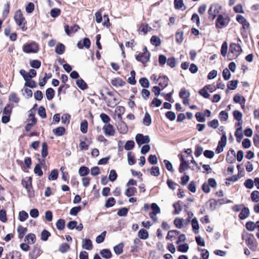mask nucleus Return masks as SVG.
Here are the masks:
<instances>
[{
	"mask_svg": "<svg viewBox=\"0 0 259 259\" xmlns=\"http://www.w3.org/2000/svg\"><path fill=\"white\" fill-rule=\"evenodd\" d=\"M14 20L16 24L21 27L23 31H25L27 30L26 20L20 10L16 12L14 15Z\"/></svg>",
	"mask_w": 259,
	"mask_h": 259,
	"instance_id": "f257e3e1",
	"label": "nucleus"
},
{
	"mask_svg": "<svg viewBox=\"0 0 259 259\" xmlns=\"http://www.w3.org/2000/svg\"><path fill=\"white\" fill-rule=\"evenodd\" d=\"M242 238L245 240L246 244L249 248L253 250H255L256 244L255 242V238L253 234L249 233L243 234Z\"/></svg>",
	"mask_w": 259,
	"mask_h": 259,
	"instance_id": "f03ea898",
	"label": "nucleus"
},
{
	"mask_svg": "<svg viewBox=\"0 0 259 259\" xmlns=\"http://www.w3.org/2000/svg\"><path fill=\"white\" fill-rule=\"evenodd\" d=\"M38 50V46L34 42L27 44L23 47V51L26 53H36Z\"/></svg>",
	"mask_w": 259,
	"mask_h": 259,
	"instance_id": "7ed1b4c3",
	"label": "nucleus"
},
{
	"mask_svg": "<svg viewBox=\"0 0 259 259\" xmlns=\"http://www.w3.org/2000/svg\"><path fill=\"white\" fill-rule=\"evenodd\" d=\"M229 22V19L227 17H224L223 15H219L216 20L215 25L218 28L222 29L226 26Z\"/></svg>",
	"mask_w": 259,
	"mask_h": 259,
	"instance_id": "20e7f679",
	"label": "nucleus"
},
{
	"mask_svg": "<svg viewBox=\"0 0 259 259\" xmlns=\"http://www.w3.org/2000/svg\"><path fill=\"white\" fill-rule=\"evenodd\" d=\"M136 141L138 145L141 146L142 144H147L150 142L149 136H144L142 134H138L136 136Z\"/></svg>",
	"mask_w": 259,
	"mask_h": 259,
	"instance_id": "39448f33",
	"label": "nucleus"
},
{
	"mask_svg": "<svg viewBox=\"0 0 259 259\" xmlns=\"http://www.w3.org/2000/svg\"><path fill=\"white\" fill-rule=\"evenodd\" d=\"M103 130L106 136H113L115 134L114 127L110 123L105 124L103 127Z\"/></svg>",
	"mask_w": 259,
	"mask_h": 259,
	"instance_id": "423d86ee",
	"label": "nucleus"
},
{
	"mask_svg": "<svg viewBox=\"0 0 259 259\" xmlns=\"http://www.w3.org/2000/svg\"><path fill=\"white\" fill-rule=\"evenodd\" d=\"M21 253L19 251L13 250L6 254L5 257L2 259H20Z\"/></svg>",
	"mask_w": 259,
	"mask_h": 259,
	"instance_id": "0eeeda50",
	"label": "nucleus"
},
{
	"mask_svg": "<svg viewBox=\"0 0 259 259\" xmlns=\"http://www.w3.org/2000/svg\"><path fill=\"white\" fill-rule=\"evenodd\" d=\"M229 51V54L230 52L232 53L234 52H236L238 55L242 52V50L240 45L232 43L230 45Z\"/></svg>",
	"mask_w": 259,
	"mask_h": 259,
	"instance_id": "6e6552de",
	"label": "nucleus"
},
{
	"mask_svg": "<svg viewBox=\"0 0 259 259\" xmlns=\"http://www.w3.org/2000/svg\"><path fill=\"white\" fill-rule=\"evenodd\" d=\"M168 78L166 76H160L157 81L159 82V85L162 88V89H164L166 87L168 84Z\"/></svg>",
	"mask_w": 259,
	"mask_h": 259,
	"instance_id": "1a4fd4ad",
	"label": "nucleus"
},
{
	"mask_svg": "<svg viewBox=\"0 0 259 259\" xmlns=\"http://www.w3.org/2000/svg\"><path fill=\"white\" fill-rule=\"evenodd\" d=\"M82 247L86 250H92L93 249V244L92 241L88 238L82 239Z\"/></svg>",
	"mask_w": 259,
	"mask_h": 259,
	"instance_id": "9d476101",
	"label": "nucleus"
},
{
	"mask_svg": "<svg viewBox=\"0 0 259 259\" xmlns=\"http://www.w3.org/2000/svg\"><path fill=\"white\" fill-rule=\"evenodd\" d=\"M22 185L26 189L32 188V178L31 177H26L22 180Z\"/></svg>",
	"mask_w": 259,
	"mask_h": 259,
	"instance_id": "9b49d317",
	"label": "nucleus"
},
{
	"mask_svg": "<svg viewBox=\"0 0 259 259\" xmlns=\"http://www.w3.org/2000/svg\"><path fill=\"white\" fill-rule=\"evenodd\" d=\"M250 211L248 207H244L239 214V218L240 220H244L249 215Z\"/></svg>",
	"mask_w": 259,
	"mask_h": 259,
	"instance_id": "f8f14e48",
	"label": "nucleus"
},
{
	"mask_svg": "<svg viewBox=\"0 0 259 259\" xmlns=\"http://www.w3.org/2000/svg\"><path fill=\"white\" fill-rule=\"evenodd\" d=\"M111 83L112 85L118 87L123 86L125 82L120 78H115L111 80Z\"/></svg>",
	"mask_w": 259,
	"mask_h": 259,
	"instance_id": "ddd939ff",
	"label": "nucleus"
},
{
	"mask_svg": "<svg viewBox=\"0 0 259 259\" xmlns=\"http://www.w3.org/2000/svg\"><path fill=\"white\" fill-rule=\"evenodd\" d=\"M191 225L193 232L195 234L199 232V226L197 219L196 218H193L191 221Z\"/></svg>",
	"mask_w": 259,
	"mask_h": 259,
	"instance_id": "4468645a",
	"label": "nucleus"
},
{
	"mask_svg": "<svg viewBox=\"0 0 259 259\" xmlns=\"http://www.w3.org/2000/svg\"><path fill=\"white\" fill-rule=\"evenodd\" d=\"M35 235L32 233H29L26 236L24 241L29 244H33L35 241Z\"/></svg>",
	"mask_w": 259,
	"mask_h": 259,
	"instance_id": "2eb2a0df",
	"label": "nucleus"
},
{
	"mask_svg": "<svg viewBox=\"0 0 259 259\" xmlns=\"http://www.w3.org/2000/svg\"><path fill=\"white\" fill-rule=\"evenodd\" d=\"M138 236L140 239H146L149 237L148 232L144 229H141L139 231Z\"/></svg>",
	"mask_w": 259,
	"mask_h": 259,
	"instance_id": "dca6fc26",
	"label": "nucleus"
},
{
	"mask_svg": "<svg viewBox=\"0 0 259 259\" xmlns=\"http://www.w3.org/2000/svg\"><path fill=\"white\" fill-rule=\"evenodd\" d=\"M233 101L236 103H240L241 105L245 104V99L239 95H236L233 98Z\"/></svg>",
	"mask_w": 259,
	"mask_h": 259,
	"instance_id": "f3484780",
	"label": "nucleus"
},
{
	"mask_svg": "<svg viewBox=\"0 0 259 259\" xmlns=\"http://www.w3.org/2000/svg\"><path fill=\"white\" fill-rule=\"evenodd\" d=\"M48 146L46 142H43L41 144V154L43 158H45L48 155Z\"/></svg>",
	"mask_w": 259,
	"mask_h": 259,
	"instance_id": "a211bd4d",
	"label": "nucleus"
},
{
	"mask_svg": "<svg viewBox=\"0 0 259 259\" xmlns=\"http://www.w3.org/2000/svg\"><path fill=\"white\" fill-rule=\"evenodd\" d=\"M100 254L106 259H109L111 257L112 254L109 249H104L100 251Z\"/></svg>",
	"mask_w": 259,
	"mask_h": 259,
	"instance_id": "6ab92c4d",
	"label": "nucleus"
},
{
	"mask_svg": "<svg viewBox=\"0 0 259 259\" xmlns=\"http://www.w3.org/2000/svg\"><path fill=\"white\" fill-rule=\"evenodd\" d=\"M141 56V63L143 64L146 63L149 61L150 54L149 52H143V53H140Z\"/></svg>",
	"mask_w": 259,
	"mask_h": 259,
	"instance_id": "aec40b11",
	"label": "nucleus"
},
{
	"mask_svg": "<svg viewBox=\"0 0 259 259\" xmlns=\"http://www.w3.org/2000/svg\"><path fill=\"white\" fill-rule=\"evenodd\" d=\"M143 123L146 126H149L151 123V116L148 112H146L143 119Z\"/></svg>",
	"mask_w": 259,
	"mask_h": 259,
	"instance_id": "412c9836",
	"label": "nucleus"
},
{
	"mask_svg": "<svg viewBox=\"0 0 259 259\" xmlns=\"http://www.w3.org/2000/svg\"><path fill=\"white\" fill-rule=\"evenodd\" d=\"M53 133L57 136H61L64 135L65 129L64 127L60 126L53 130Z\"/></svg>",
	"mask_w": 259,
	"mask_h": 259,
	"instance_id": "4be33fe9",
	"label": "nucleus"
},
{
	"mask_svg": "<svg viewBox=\"0 0 259 259\" xmlns=\"http://www.w3.org/2000/svg\"><path fill=\"white\" fill-rule=\"evenodd\" d=\"M150 42L152 45L156 47L159 46L161 42L159 37L155 35H153L151 37Z\"/></svg>",
	"mask_w": 259,
	"mask_h": 259,
	"instance_id": "5701e85b",
	"label": "nucleus"
},
{
	"mask_svg": "<svg viewBox=\"0 0 259 259\" xmlns=\"http://www.w3.org/2000/svg\"><path fill=\"white\" fill-rule=\"evenodd\" d=\"M17 231L19 234L18 237L20 239L23 238L24 235L27 231V229L21 226H19L17 228Z\"/></svg>",
	"mask_w": 259,
	"mask_h": 259,
	"instance_id": "b1692460",
	"label": "nucleus"
},
{
	"mask_svg": "<svg viewBox=\"0 0 259 259\" xmlns=\"http://www.w3.org/2000/svg\"><path fill=\"white\" fill-rule=\"evenodd\" d=\"M76 82L78 87L82 90H85L88 88L87 84L82 79H77Z\"/></svg>",
	"mask_w": 259,
	"mask_h": 259,
	"instance_id": "393cba45",
	"label": "nucleus"
},
{
	"mask_svg": "<svg viewBox=\"0 0 259 259\" xmlns=\"http://www.w3.org/2000/svg\"><path fill=\"white\" fill-rule=\"evenodd\" d=\"M55 91L54 90L50 88L48 89L46 91V96L48 100H51L54 97Z\"/></svg>",
	"mask_w": 259,
	"mask_h": 259,
	"instance_id": "a878e982",
	"label": "nucleus"
},
{
	"mask_svg": "<svg viewBox=\"0 0 259 259\" xmlns=\"http://www.w3.org/2000/svg\"><path fill=\"white\" fill-rule=\"evenodd\" d=\"M65 51V46L62 44H59L56 47L55 52L57 54L61 55L64 53Z\"/></svg>",
	"mask_w": 259,
	"mask_h": 259,
	"instance_id": "bb28decb",
	"label": "nucleus"
},
{
	"mask_svg": "<svg viewBox=\"0 0 259 259\" xmlns=\"http://www.w3.org/2000/svg\"><path fill=\"white\" fill-rule=\"evenodd\" d=\"M242 127H238L236 131V132L235 133V136H236L237 138V141L238 143H240L241 142V140L243 138V135L242 133H241Z\"/></svg>",
	"mask_w": 259,
	"mask_h": 259,
	"instance_id": "cd10ccee",
	"label": "nucleus"
},
{
	"mask_svg": "<svg viewBox=\"0 0 259 259\" xmlns=\"http://www.w3.org/2000/svg\"><path fill=\"white\" fill-rule=\"evenodd\" d=\"M151 207L153 211L150 213H152L153 215H154V214H157L160 213V207L158 206V205L156 203H152Z\"/></svg>",
	"mask_w": 259,
	"mask_h": 259,
	"instance_id": "c85d7f7f",
	"label": "nucleus"
},
{
	"mask_svg": "<svg viewBox=\"0 0 259 259\" xmlns=\"http://www.w3.org/2000/svg\"><path fill=\"white\" fill-rule=\"evenodd\" d=\"M78 173L81 177L87 176L89 173V169L86 166H82L79 168Z\"/></svg>",
	"mask_w": 259,
	"mask_h": 259,
	"instance_id": "c756f323",
	"label": "nucleus"
},
{
	"mask_svg": "<svg viewBox=\"0 0 259 259\" xmlns=\"http://www.w3.org/2000/svg\"><path fill=\"white\" fill-rule=\"evenodd\" d=\"M136 192L137 189L136 188L130 187L126 190L125 195L127 197H130L134 195Z\"/></svg>",
	"mask_w": 259,
	"mask_h": 259,
	"instance_id": "7c9ffc66",
	"label": "nucleus"
},
{
	"mask_svg": "<svg viewBox=\"0 0 259 259\" xmlns=\"http://www.w3.org/2000/svg\"><path fill=\"white\" fill-rule=\"evenodd\" d=\"M183 219L176 218L174 220V223L175 226L179 229H181L183 227Z\"/></svg>",
	"mask_w": 259,
	"mask_h": 259,
	"instance_id": "2f4dec72",
	"label": "nucleus"
},
{
	"mask_svg": "<svg viewBox=\"0 0 259 259\" xmlns=\"http://www.w3.org/2000/svg\"><path fill=\"white\" fill-rule=\"evenodd\" d=\"M139 83L142 87L145 88H148L150 86L149 80L145 77L141 78L139 80Z\"/></svg>",
	"mask_w": 259,
	"mask_h": 259,
	"instance_id": "473e14b6",
	"label": "nucleus"
},
{
	"mask_svg": "<svg viewBox=\"0 0 259 259\" xmlns=\"http://www.w3.org/2000/svg\"><path fill=\"white\" fill-rule=\"evenodd\" d=\"M152 28L149 26L148 24H142L139 28V31L142 32L144 34L147 33L148 32L150 31Z\"/></svg>",
	"mask_w": 259,
	"mask_h": 259,
	"instance_id": "72a5a7b5",
	"label": "nucleus"
},
{
	"mask_svg": "<svg viewBox=\"0 0 259 259\" xmlns=\"http://www.w3.org/2000/svg\"><path fill=\"white\" fill-rule=\"evenodd\" d=\"M65 221L63 219H59L56 223V228L59 230H63L65 228Z\"/></svg>",
	"mask_w": 259,
	"mask_h": 259,
	"instance_id": "f704fd0d",
	"label": "nucleus"
},
{
	"mask_svg": "<svg viewBox=\"0 0 259 259\" xmlns=\"http://www.w3.org/2000/svg\"><path fill=\"white\" fill-rule=\"evenodd\" d=\"M123 244L120 243L114 247V251L117 255L120 254L123 251Z\"/></svg>",
	"mask_w": 259,
	"mask_h": 259,
	"instance_id": "c9c22d12",
	"label": "nucleus"
},
{
	"mask_svg": "<svg viewBox=\"0 0 259 259\" xmlns=\"http://www.w3.org/2000/svg\"><path fill=\"white\" fill-rule=\"evenodd\" d=\"M207 204L209 205L208 208L211 210H214L217 205H218V201L215 199H210L208 202Z\"/></svg>",
	"mask_w": 259,
	"mask_h": 259,
	"instance_id": "e433bc0d",
	"label": "nucleus"
},
{
	"mask_svg": "<svg viewBox=\"0 0 259 259\" xmlns=\"http://www.w3.org/2000/svg\"><path fill=\"white\" fill-rule=\"evenodd\" d=\"M233 114L234 118L238 121H240L242 120L243 114L240 111L235 110L233 111Z\"/></svg>",
	"mask_w": 259,
	"mask_h": 259,
	"instance_id": "4c0bfd02",
	"label": "nucleus"
},
{
	"mask_svg": "<svg viewBox=\"0 0 259 259\" xmlns=\"http://www.w3.org/2000/svg\"><path fill=\"white\" fill-rule=\"evenodd\" d=\"M28 218V213L24 210H22L19 212V219L21 222L25 221Z\"/></svg>",
	"mask_w": 259,
	"mask_h": 259,
	"instance_id": "58836bf2",
	"label": "nucleus"
},
{
	"mask_svg": "<svg viewBox=\"0 0 259 259\" xmlns=\"http://www.w3.org/2000/svg\"><path fill=\"white\" fill-rule=\"evenodd\" d=\"M251 198L252 201L257 202L259 201V191L255 190L251 194Z\"/></svg>",
	"mask_w": 259,
	"mask_h": 259,
	"instance_id": "ea45409f",
	"label": "nucleus"
},
{
	"mask_svg": "<svg viewBox=\"0 0 259 259\" xmlns=\"http://www.w3.org/2000/svg\"><path fill=\"white\" fill-rule=\"evenodd\" d=\"M190 96V94L189 91H187L185 89H182L179 93V96L182 99L185 98H189Z\"/></svg>",
	"mask_w": 259,
	"mask_h": 259,
	"instance_id": "a19ab883",
	"label": "nucleus"
},
{
	"mask_svg": "<svg viewBox=\"0 0 259 259\" xmlns=\"http://www.w3.org/2000/svg\"><path fill=\"white\" fill-rule=\"evenodd\" d=\"M135 146V142L133 140H130L126 142L124 148L126 150H130L134 148Z\"/></svg>",
	"mask_w": 259,
	"mask_h": 259,
	"instance_id": "79ce46f5",
	"label": "nucleus"
},
{
	"mask_svg": "<svg viewBox=\"0 0 259 259\" xmlns=\"http://www.w3.org/2000/svg\"><path fill=\"white\" fill-rule=\"evenodd\" d=\"M228 51V44L226 41H224L221 47V52L223 56L225 57Z\"/></svg>",
	"mask_w": 259,
	"mask_h": 259,
	"instance_id": "37998d69",
	"label": "nucleus"
},
{
	"mask_svg": "<svg viewBox=\"0 0 259 259\" xmlns=\"http://www.w3.org/2000/svg\"><path fill=\"white\" fill-rule=\"evenodd\" d=\"M51 236V233L46 230H44L41 233V239L42 241H47Z\"/></svg>",
	"mask_w": 259,
	"mask_h": 259,
	"instance_id": "c03bdc74",
	"label": "nucleus"
},
{
	"mask_svg": "<svg viewBox=\"0 0 259 259\" xmlns=\"http://www.w3.org/2000/svg\"><path fill=\"white\" fill-rule=\"evenodd\" d=\"M238 82L237 80L229 81L227 84L228 88L232 90H235L237 87Z\"/></svg>",
	"mask_w": 259,
	"mask_h": 259,
	"instance_id": "a18cd8bd",
	"label": "nucleus"
},
{
	"mask_svg": "<svg viewBox=\"0 0 259 259\" xmlns=\"http://www.w3.org/2000/svg\"><path fill=\"white\" fill-rule=\"evenodd\" d=\"M88 122L86 120H84L81 122L80 124V131L83 133L85 134L88 131Z\"/></svg>",
	"mask_w": 259,
	"mask_h": 259,
	"instance_id": "49530a36",
	"label": "nucleus"
},
{
	"mask_svg": "<svg viewBox=\"0 0 259 259\" xmlns=\"http://www.w3.org/2000/svg\"><path fill=\"white\" fill-rule=\"evenodd\" d=\"M106 232L103 231L100 235H98L96 239V241L97 243H101L103 242L105 239Z\"/></svg>",
	"mask_w": 259,
	"mask_h": 259,
	"instance_id": "de8ad7c7",
	"label": "nucleus"
},
{
	"mask_svg": "<svg viewBox=\"0 0 259 259\" xmlns=\"http://www.w3.org/2000/svg\"><path fill=\"white\" fill-rule=\"evenodd\" d=\"M100 117L101 120L104 123H105V124L109 123V122L110 121L111 119L108 115L103 113L100 115Z\"/></svg>",
	"mask_w": 259,
	"mask_h": 259,
	"instance_id": "09e8293b",
	"label": "nucleus"
},
{
	"mask_svg": "<svg viewBox=\"0 0 259 259\" xmlns=\"http://www.w3.org/2000/svg\"><path fill=\"white\" fill-rule=\"evenodd\" d=\"M102 10L101 9L95 13V19L96 22L98 23H101L102 22Z\"/></svg>",
	"mask_w": 259,
	"mask_h": 259,
	"instance_id": "8fccbe9b",
	"label": "nucleus"
},
{
	"mask_svg": "<svg viewBox=\"0 0 259 259\" xmlns=\"http://www.w3.org/2000/svg\"><path fill=\"white\" fill-rule=\"evenodd\" d=\"M245 227L246 228L250 231H253L255 229V223L252 221L247 222L246 223Z\"/></svg>",
	"mask_w": 259,
	"mask_h": 259,
	"instance_id": "3c124183",
	"label": "nucleus"
},
{
	"mask_svg": "<svg viewBox=\"0 0 259 259\" xmlns=\"http://www.w3.org/2000/svg\"><path fill=\"white\" fill-rule=\"evenodd\" d=\"M115 200L113 197H110L106 201L105 206L106 207H112L115 204Z\"/></svg>",
	"mask_w": 259,
	"mask_h": 259,
	"instance_id": "603ef678",
	"label": "nucleus"
},
{
	"mask_svg": "<svg viewBox=\"0 0 259 259\" xmlns=\"http://www.w3.org/2000/svg\"><path fill=\"white\" fill-rule=\"evenodd\" d=\"M30 65L32 68L38 69L41 66V62L38 60H33L30 62Z\"/></svg>",
	"mask_w": 259,
	"mask_h": 259,
	"instance_id": "864d4df0",
	"label": "nucleus"
},
{
	"mask_svg": "<svg viewBox=\"0 0 259 259\" xmlns=\"http://www.w3.org/2000/svg\"><path fill=\"white\" fill-rule=\"evenodd\" d=\"M173 207L175 208V210L174 211V214H179L182 210L181 206L179 202L174 203L173 204Z\"/></svg>",
	"mask_w": 259,
	"mask_h": 259,
	"instance_id": "5fc2aeb1",
	"label": "nucleus"
},
{
	"mask_svg": "<svg viewBox=\"0 0 259 259\" xmlns=\"http://www.w3.org/2000/svg\"><path fill=\"white\" fill-rule=\"evenodd\" d=\"M69 249V245L66 243H62L59 247V250L62 253H65Z\"/></svg>",
	"mask_w": 259,
	"mask_h": 259,
	"instance_id": "6e6d98bb",
	"label": "nucleus"
},
{
	"mask_svg": "<svg viewBox=\"0 0 259 259\" xmlns=\"http://www.w3.org/2000/svg\"><path fill=\"white\" fill-rule=\"evenodd\" d=\"M38 114L42 118H45L47 117L46 109L43 106H40L38 110Z\"/></svg>",
	"mask_w": 259,
	"mask_h": 259,
	"instance_id": "4d7b16f0",
	"label": "nucleus"
},
{
	"mask_svg": "<svg viewBox=\"0 0 259 259\" xmlns=\"http://www.w3.org/2000/svg\"><path fill=\"white\" fill-rule=\"evenodd\" d=\"M58 177V171L57 169H53L52 170L49 177V179L51 180H56Z\"/></svg>",
	"mask_w": 259,
	"mask_h": 259,
	"instance_id": "13d9d810",
	"label": "nucleus"
},
{
	"mask_svg": "<svg viewBox=\"0 0 259 259\" xmlns=\"http://www.w3.org/2000/svg\"><path fill=\"white\" fill-rule=\"evenodd\" d=\"M61 13V10L58 8H54L51 10L50 15L53 18L58 17Z\"/></svg>",
	"mask_w": 259,
	"mask_h": 259,
	"instance_id": "bf43d9fd",
	"label": "nucleus"
},
{
	"mask_svg": "<svg viewBox=\"0 0 259 259\" xmlns=\"http://www.w3.org/2000/svg\"><path fill=\"white\" fill-rule=\"evenodd\" d=\"M128 209L126 207L119 209L117 211V215L120 217H125L127 215Z\"/></svg>",
	"mask_w": 259,
	"mask_h": 259,
	"instance_id": "052dcab7",
	"label": "nucleus"
},
{
	"mask_svg": "<svg viewBox=\"0 0 259 259\" xmlns=\"http://www.w3.org/2000/svg\"><path fill=\"white\" fill-rule=\"evenodd\" d=\"M117 177V175L115 170L112 169L110 170L109 175V179L111 182H114L116 180Z\"/></svg>",
	"mask_w": 259,
	"mask_h": 259,
	"instance_id": "680f3d73",
	"label": "nucleus"
},
{
	"mask_svg": "<svg viewBox=\"0 0 259 259\" xmlns=\"http://www.w3.org/2000/svg\"><path fill=\"white\" fill-rule=\"evenodd\" d=\"M81 207L80 206L72 207L70 211V214L71 215H76L78 212L80 211Z\"/></svg>",
	"mask_w": 259,
	"mask_h": 259,
	"instance_id": "e2e57ef3",
	"label": "nucleus"
},
{
	"mask_svg": "<svg viewBox=\"0 0 259 259\" xmlns=\"http://www.w3.org/2000/svg\"><path fill=\"white\" fill-rule=\"evenodd\" d=\"M195 117L198 122H204L205 121V115L201 112H197Z\"/></svg>",
	"mask_w": 259,
	"mask_h": 259,
	"instance_id": "0e129e2a",
	"label": "nucleus"
},
{
	"mask_svg": "<svg viewBox=\"0 0 259 259\" xmlns=\"http://www.w3.org/2000/svg\"><path fill=\"white\" fill-rule=\"evenodd\" d=\"M188 249L189 245L188 244L186 243L180 245L178 248L179 251L182 252H186Z\"/></svg>",
	"mask_w": 259,
	"mask_h": 259,
	"instance_id": "69168bd1",
	"label": "nucleus"
},
{
	"mask_svg": "<svg viewBox=\"0 0 259 259\" xmlns=\"http://www.w3.org/2000/svg\"><path fill=\"white\" fill-rule=\"evenodd\" d=\"M176 40L178 43H181L183 40V32H177L176 34Z\"/></svg>",
	"mask_w": 259,
	"mask_h": 259,
	"instance_id": "338daca9",
	"label": "nucleus"
},
{
	"mask_svg": "<svg viewBox=\"0 0 259 259\" xmlns=\"http://www.w3.org/2000/svg\"><path fill=\"white\" fill-rule=\"evenodd\" d=\"M148 160L149 163L153 165L156 164L158 162L157 158L155 155H150Z\"/></svg>",
	"mask_w": 259,
	"mask_h": 259,
	"instance_id": "774afa93",
	"label": "nucleus"
}]
</instances>
